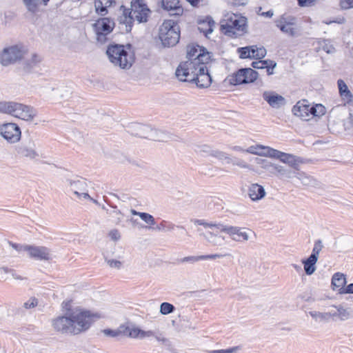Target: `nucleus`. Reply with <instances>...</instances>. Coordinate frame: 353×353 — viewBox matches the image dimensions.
I'll use <instances>...</instances> for the list:
<instances>
[{"instance_id": "obj_1", "label": "nucleus", "mask_w": 353, "mask_h": 353, "mask_svg": "<svg viewBox=\"0 0 353 353\" xmlns=\"http://www.w3.org/2000/svg\"><path fill=\"white\" fill-rule=\"evenodd\" d=\"M186 59L176 68V77L182 81L194 82L200 88H208L212 81L208 67L210 53L203 47L190 44L187 46Z\"/></svg>"}, {"instance_id": "obj_2", "label": "nucleus", "mask_w": 353, "mask_h": 353, "mask_svg": "<svg viewBox=\"0 0 353 353\" xmlns=\"http://www.w3.org/2000/svg\"><path fill=\"white\" fill-rule=\"evenodd\" d=\"M106 54L110 61L115 66L123 70L130 69L133 65L135 56L130 44L126 46L113 44L110 45Z\"/></svg>"}, {"instance_id": "obj_3", "label": "nucleus", "mask_w": 353, "mask_h": 353, "mask_svg": "<svg viewBox=\"0 0 353 353\" xmlns=\"http://www.w3.org/2000/svg\"><path fill=\"white\" fill-rule=\"evenodd\" d=\"M246 151L248 153L279 159L292 169L297 170L302 163L299 157L262 145H252Z\"/></svg>"}, {"instance_id": "obj_4", "label": "nucleus", "mask_w": 353, "mask_h": 353, "mask_svg": "<svg viewBox=\"0 0 353 353\" xmlns=\"http://www.w3.org/2000/svg\"><path fill=\"white\" fill-rule=\"evenodd\" d=\"M221 30L230 37H241L247 32V19L234 13L227 14L221 21Z\"/></svg>"}, {"instance_id": "obj_5", "label": "nucleus", "mask_w": 353, "mask_h": 353, "mask_svg": "<svg viewBox=\"0 0 353 353\" xmlns=\"http://www.w3.org/2000/svg\"><path fill=\"white\" fill-rule=\"evenodd\" d=\"M70 313L74 328V335H77L87 331L95 321L101 317L99 313L92 312L79 307L73 310L70 309Z\"/></svg>"}, {"instance_id": "obj_6", "label": "nucleus", "mask_w": 353, "mask_h": 353, "mask_svg": "<svg viewBox=\"0 0 353 353\" xmlns=\"http://www.w3.org/2000/svg\"><path fill=\"white\" fill-rule=\"evenodd\" d=\"M159 37L165 47L174 46L180 39V28L176 21L165 20L159 30Z\"/></svg>"}, {"instance_id": "obj_7", "label": "nucleus", "mask_w": 353, "mask_h": 353, "mask_svg": "<svg viewBox=\"0 0 353 353\" xmlns=\"http://www.w3.org/2000/svg\"><path fill=\"white\" fill-rule=\"evenodd\" d=\"M123 9V14L130 20L137 21L138 23L146 22L150 10L143 0H133L131 2V10L129 11L123 6H121V10Z\"/></svg>"}, {"instance_id": "obj_8", "label": "nucleus", "mask_w": 353, "mask_h": 353, "mask_svg": "<svg viewBox=\"0 0 353 353\" xmlns=\"http://www.w3.org/2000/svg\"><path fill=\"white\" fill-rule=\"evenodd\" d=\"M69 305V303H65L63 308L67 310V312L65 315L58 316L52 319L51 321V325L56 332L61 334L74 335V328Z\"/></svg>"}, {"instance_id": "obj_9", "label": "nucleus", "mask_w": 353, "mask_h": 353, "mask_svg": "<svg viewBox=\"0 0 353 353\" xmlns=\"http://www.w3.org/2000/svg\"><path fill=\"white\" fill-rule=\"evenodd\" d=\"M258 77V72L252 68H241L227 77L231 85H241L254 82Z\"/></svg>"}, {"instance_id": "obj_10", "label": "nucleus", "mask_w": 353, "mask_h": 353, "mask_svg": "<svg viewBox=\"0 0 353 353\" xmlns=\"http://www.w3.org/2000/svg\"><path fill=\"white\" fill-rule=\"evenodd\" d=\"M114 27V22L110 18L104 17L98 19L92 24V28L97 35V40L103 43L106 41V36L109 34Z\"/></svg>"}, {"instance_id": "obj_11", "label": "nucleus", "mask_w": 353, "mask_h": 353, "mask_svg": "<svg viewBox=\"0 0 353 353\" xmlns=\"http://www.w3.org/2000/svg\"><path fill=\"white\" fill-rule=\"evenodd\" d=\"M37 114L32 106L13 101L10 115L26 121H32Z\"/></svg>"}, {"instance_id": "obj_12", "label": "nucleus", "mask_w": 353, "mask_h": 353, "mask_svg": "<svg viewBox=\"0 0 353 353\" xmlns=\"http://www.w3.org/2000/svg\"><path fill=\"white\" fill-rule=\"evenodd\" d=\"M219 226L220 232L228 234L231 239L234 241L238 243H244L249 240V232H251V230L248 228L224 224H222V225Z\"/></svg>"}, {"instance_id": "obj_13", "label": "nucleus", "mask_w": 353, "mask_h": 353, "mask_svg": "<svg viewBox=\"0 0 353 353\" xmlns=\"http://www.w3.org/2000/svg\"><path fill=\"white\" fill-rule=\"evenodd\" d=\"M23 55L24 51L21 48L17 46H10L5 48L1 52L0 62L3 65L7 66L20 60Z\"/></svg>"}, {"instance_id": "obj_14", "label": "nucleus", "mask_w": 353, "mask_h": 353, "mask_svg": "<svg viewBox=\"0 0 353 353\" xmlns=\"http://www.w3.org/2000/svg\"><path fill=\"white\" fill-rule=\"evenodd\" d=\"M1 135L9 143L18 142L21 137L19 126L14 123H7L0 126Z\"/></svg>"}, {"instance_id": "obj_15", "label": "nucleus", "mask_w": 353, "mask_h": 353, "mask_svg": "<svg viewBox=\"0 0 353 353\" xmlns=\"http://www.w3.org/2000/svg\"><path fill=\"white\" fill-rule=\"evenodd\" d=\"M26 13L31 17H39L47 7L50 0H21Z\"/></svg>"}, {"instance_id": "obj_16", "label": "nucleus", "mask_w": 353, "mask_h": 353, "mask_svg": "<svg viewBox=\"0 0 353 353\" xmlns=\"http://www.w3.org/2000/svg\"><path fill=\"white\" fill-rule=\"evenodd\" d=\"M292 112L301 119L308 121L316 113V108H312L307 101H299L292 108Z\"/></svg>"}, {"instance_id": "obj_17", "label": "nucleus", "mask_w": 353, "mask_h": 353, "mask_svg": "<svg viewBox=\"0 0 353 353\" xmlns=\"http://www.w3.org/2000/svg\"><path fill=\"white\" fill-rule=\"evenodd\" d=\"M23 249L28 252L30 257L38 260L48 261L52 258L50 250L44 246L26 245Z\"/></svg>"}, {"instance_id": "obj_18", "label": "nucleus", "mask_w": 353, "mask_h": 353, "mask_svg": "<svg viewBox=\"0 0 353 353\" xmlns=\"http://www.w3.org/2000/svg\"><path fill=\"white\" fill-rule=\"evenodd\" d=\"M17 152L19 155L34 159L39 157L38 152L35 150V144L33 141H29L28 143H22L17 148Z\"/></svg>"}, {"instance_id": "obj_19", "label": "nucleus", "mask_w": 353, "mask_h": 353, "mask_svg": "<svg viewBox=\"0 0 353 353\" xmlns=\"http://www.w3.org/2000/svg\"><path fill=\"white\" fill-rule=\"evenodd\" d=\"M161 6L170 16L179 17L183 13V8L179 0H161Z\"/></svg>"}, {"instance_id": "obj_20", "label": "nucleus", "mask_w": 353, "mask_h": 353, "mask_svg": "<svg viewBox=\"0 0 353 353\" xmlns=\"http://www.w3.org/2000/svg\"><path fill=\"white\" fill-rule=\"evenodd\" d=\"M263 98L273 108H279L286 103L283 97L272 91H265Z\"/></svg>"}, {"instance_id": "obj_21", "label": "nucleus", "mask_w": 353, "mask_h": 353, "mask_svg": "<svg viewBox=\"0 0 353 353\" xmlns=\"http://www.w3.org/2000/svg\"><path fill=\"white\" fill-rule=\"evenodd\" d=\"M336 311H332V318L338 319L341 321H345L353 319V310L349 307H345L342 304L333 305Z\"/></svg>"}, {"instance_id": "obj_22", "label": "nucleus", "mask_w": 353, "mask_h": 353, "mask_svg": "<svg viewBox=\"0 0 353 353\" xmlns=\"http://www.w3.org/2000/svg\"><path fill=\"white\" fill-rule=\"evenodd\" d=\"M67 185L69 186L70 190L72 192L77 198H80V193L86 191L87 185L83 179L70 180L66 181Z\"/></svg>"}, {"instance_id": "obj_23", "label": "nucleus", "mask_w": 353, "mask_h": 353, "mask_svg": "<svg viewBox=\"0 0 353 353\" xmlns=\"http://www.w3.org/2000/svg\"><path fill=\"white\" fill-rule=\"evenodd\" d=\"M266 194L264 188L258 183H252L248 188V195L252 201H259Z\"/></svg>"}, {"instance_id": "obj_24", "label": "nucleus", "mask_w": 353, "mask_h": 353, "mask_svg": "<svg viewBox=\"0 0 353 353\" xmlns=\"http://www.w3.org/2000/svg\"><path fill=\"white\" fill-rule=\"evenodd\" d=\"M214 22L211 17H206L199 22L198 30L204 34L205 37L211 34L213 31Z\"/></svg>"}, {"instance_id": "obj_25", "label": "nucleus", "mask_w": 353, "mask_h": 353, "mask_svg": "<svg viewBox=\"0 0 353 353\" xmlns=\"http://www.w3.org/2000/svg\"><path fill=\"white\" fill-rule=\"evenodd\" d=\"M346 284V279L344 274L341 272L335 273L332 278V288L333 290L339 289V292L341 294V288H345Z\"/></svg>"}, {"instance_id": "obj_26", "label": "nucleus", "mask_w": 353, "mask_h": 353, "mask_svg": "<svg viewBox=\"0 0 353 353\" xmlns=\"http://www.w3.org/2000/svg\"><path fill=\"white\" fill-rule=\"evenodd\" d=\"M278 173L277 176L281 179H292L294 177L296 172H297V170L292 169V168L281 165L279 168H277Z\"/></svg>"}, {"instance_id": "obj_27", "label": "nucleus", "mask_w": 353, "mask_h": 353, "mask_svg": "<svg viewBox=\"0 0 353 353\" xmlns=\"http://www.w3.org/2000/svg\"><path fill=\"white\" fill-rule=\"evenodd\" d=\"M318 259L314 256H309L307 259L302 260L304 270L307 275H312L316 271V263Z\"/></svg>"}, {"instance_id": "obj_28", "label": "nucleus", "mask_w": 353, "mask_h": 353, "mask_svg": "<svg viewBox=\"0 0 353 353\" xmlns=\"http://www.w3.org/2000/svg\"><path fill=\"white\" fill-rule=\"evenodd\" d=\"M113 0H95L94 7L96 12L103 16L107 14V8L110 7Z\"/></svg>"}, {"instance_id": "obj_29", "label": "nucleus", "mask_w": 353, "mask_h": 353, "mask_svg": "<svg viewBox=\"0 0 353 353\" xmlns=\"http://www.w3.org/2000/svg\"><path fill=\"white\" fill-rule=\"evenodd\" d=\"M42 59L37 54H33L30 59H27L23 63V69L30 72L37 67L41 61Z\"/></svg>"}, {"instance_id": "obj_30", "label": "nucleus", "mask_w": 353, "mask_h": 353, "mask_svg": "<svg viewBox=\"0 0 353 353\" xmlns=\"http://www.w3.org/2000/svg\"><path fill=\"white\" fill-rule=\"evenodd\" d=\"M205 239L212 245H221L225 241V236L219 235L214 232H208L204 234Z\"/></svg>"}, {"instance_id": "obj_31", "label": "nucleus", "mask_w": 353, "mask_h": 353, "mask_svg": "<svg viewBox=\"0 0 353 353\" xmlns=\"http://www.w3.org/2000/svg\"><path fill=\"white\" fill-rule=\"evenodd\" d=\"M294 177H296L304 185L313 186L316 184L314 179L305 172L300 171L299 168L297 169V172H296Z\"/></svg>"}, {"instance_id": "obj_32", "label": "nucleus", "mask_w": 353, "mask_h": 353, "mask_svg": "<svg viewBox=\"0 0 353 353\" xmlns=\"http://www.w3.org/2000/svg\"><path fill=\"white\" fill-rule=\"evenodd\" d=\"M340 95L347 101H350L352 98V94L349 90L346 83L342 79H339L337 81Z\"/></svg>"}, {"instance_id": "obj_33", "label": "nucleus", "mask_w": 353, "mask_h": 353, "mask_svg": "<svg viewBox=\"0 0 353 353\" xmlns=\"http://www.w3.org/2000/svg\"><path fill=\"white\" fill-rule=\"evenodd\" d=\"M175 228L185 230V228L182 225H176L172 223H168L166 221H162L157 227L156 230L159 231H172Z\"/></svg>"}, {"instance_id": "obj_34", "label": "nucleus", "mask_w": 353, "mask_h": 353, "mask_svg": "<svg viewBox=\"0 0 353 353\" xmlns=\"http://www.w3.org/2000/svg\"><path fill=\"white\" fill-rule=\"evenodd\" d=\"M140 329L135 327L125 326L123 325V335L130 338H139Z\"/></svg>"}, {"instance_id": "obj_35", "label": "nucleus", "mask_w": 353, "mask_h": 353, "mask_svg": "<svg viewBox=\"0 0 353 353\" xmlns=\"http://www.w3.org/2000/svg\"><path fill=\"white\" fill-rule=\"evenodd\" d=\"M309 314L315 320L318 321L325 320L327 321L330 318H332V311L329 312H320L317 311H310Z\"/></svg>"}, {"instance_id": "obj_36", "label": "nucleus", "mask_w": 353, "mask_h": 353, "mask_svg": "<svg viewBox=\"0 0 353 353\" xmlns=\"http://www.w3.org/2000/svg\"><path fill=\"white\" fill-rule=\"evenodd\" d=\"M210 155L219 159V160H225L227 163H232V159L229 157V155L222 151L220 150H212L210 152Z\"/></svg>"}, {"instance_id": "obj_37", "label": "nucleus", "mask_w": 353, "mask_h": 353, "mask_svg": "<svg viewBox=\"0 0 353 353\" xmlns=\"http://www.w3.org/2000/svg\"><path fill=\"white\" fill-rule=\"evenodd\" d=\"M276 26L279 28V29L284 33L291 36L295 37L296 36V30L293 27V25H288V24H276Z\"/></svg>"}, {"instance_id": "obj_38", "label": "nucleus", "mask_w": 353, "mask_h": 353, "mask_svg": "<svg viewBox=\"0 0 353 353\" xmlns=\"http://www.w3.org/2000/svg\"><path fill=\"white\" fill-rule=\"evenodd\" d=\"M195 224L203 225L205 228H216L217 230L220 231V226L222 225L223 223H216V222H206L204 220L201 219H196L194 221Z\"/></svg>"}, {"instance_id": "obj_39", "label": "nucleus", "mask_w": 353, "mask_h": 353, "mask_svg": "<svg viewBox=\"0 0 353 353\" xmlns=\"http://www.w3.org/2000/svg\"><path fill=\"white\" fill-rule=\"evenodd\" d=\"M13 101H0V113L1 114H11Z\"/></svg>"}, {"instance_id": "obj_40", "label": "nucleus", "mask_w": 353, "mask_h": 353, "mask_svg": "<svg viewBox=\"0 0 353 353\" xmlns=\"http://www.w3.org/2000/svg\"><path fill=\"white\" fill-rule=\"evenodd\" d=\"M123 325H121L117 330L105 329L103 330V334L107 336L117 337L123 335Z\"/></svg>"}, {"instance_id": "obj_41", "label": "nucleus", "mask_w": 353, "mask_h": 353, "mask_svg": "<svg viewBox=\"0 0 353 353\" xmlns=\"http://www.w3.org/2000/svg\"><path fill=\"white\" fill-rule=\"evenodd\" d=\"M175 310V307L167 302H163L160 305V312L163 315H167L172 313Z\"/></svg>"}, {"instance_id": "obj_42", "label": "nucleus", "mask_w": 353, "mask_h": 353, "mask_svg": "<svg viewBox=\"0 0 353 353\" xmlns=\"http://www.w3.org/2000/svg\"><path fill=\"white\" fill-rule=\"evenodd\" d=\"M280 165L279 164H274L269 162H265L263 168L265 169L267 171L270 172L271 174L276 175L277 176L278 173V169L277 168H279Z\"/></svg>"}, {"instance_id": "obj_43", "label": "nucleus", "mask_w": 353, "mask_h": 353, "mask_svg": "<svg viewBox=\"0 0 353 353\" xmlns=\"http://www.w3.org/2000/svg\"><path fill=\"white\" fill-rule=\"evenodd\" d=\"M136 129L139 130L136 135L143 138H150L151 136L145 133L146 131L150 130L148 126L144 125H137Z\"/></svg>"}, {"instance_id": "obj_44", "label": "nucleus", "mask_w": 353, "mask_h": 353, "mask_svg": "<svg viewBox=\"0 0 353 353\" xmlns=\"http://www.w3.org/2000/svg\"><path fill=\"white\" fill-rule=\"evenodd\" d=\"M323 245L321 240H318L315 242L314 248L312 251V254L310 255V256H314L316 259H319V254L322 250Z\"/></svg>"}, {"instance_id": "obj_45", "label": "nucleus", "mask_w": 353, "mask_h": 353, "mask_svg": "<svg viewBox=\"0 0 353 353\" xmlns=\"http://www.w3.org/2000/svg\"><path fill=\"white\" fill-rule=\"evenodd\" d=\"M140 218L145 223H148V224H149L150 225H154L156 223L155 219L153 217V216L150 214H148V213L142 212V214H140Z\"/></svg>"}, {"instance_id": "obj_46", "label": "nucleus", "mask_w": 353, "mask_h": 353, "mask_svg": "<svg viewBox=\"0 0 353 353\" xmlns=\"http://www.w3.org/2000/svg\"><path fill=\"white\" fill-rule=\"evenodd\" d=\"M295 19L291 17H285L283 15L281 19L277 21L276 24H288V25H294Z\"/></svg>"}, {"instance_id": "obj_47", "label": "nucleus", "mask_w": 353, "mask_h": 353, "mask_svg": "<svg viewBox=\"0 0 353 353\" xmlns=\"http://www.w3.org/2000/svg\"><path fill=\"white\" fill-rule=\"evenodd\" d=\"M241 59L250 58V48L249 46L239 48L237 50Z\"/></svg>"}, {"instance_id": "obj_48", "label": "nucleus", "mask_w": 353, "mask_h": 353, "mask_svg": "<svg viewBox=\"0 0 353 353\" xmlns=\"http://www.w3.org/2000/svg\"><path fill=\"white\" fill-rule=\"evenodd\" d=\"M201 260V259L200 258V256H185V257L179 260V262L194 263L197 262Z\"/></svg>"}, {"instance_id": "obj_49", "label": "nucleus", "mask_w": 353, "mask_h": 353, "mask_svg": "<svg viewBox=\"0 0 353 353\" xmlns=\"http://www.w3.org/2000/svg\"><path fill=\"white\" fill-rule=\"evenodd\" d=\"M267 63H269L268 60L254 61L252 66L256 69H265L267 67Z\"/></svg>"}, {"instance_id": "obj_50", "label": "nucleus", "mask_w": 353, "mask_h": 353, "mask_svg": "<svg viewBox=\"0 0 353 353\" xmlns=\"http://www.w3.org/2000/svg\"><path fill=\"white\" fill-rule=\"evenodd\" d=\"M107 213L110 214H113L114 216H115L117 219V223H119L121 221L122 214H121V211L117 208L116 206L113 207V210L110 212H108V210H107Z\"/></svg>"}, {"instance_id": "obj_51", "label": "nucleus", "mask_w": 353, "mask_h": 353, "mask_svg": "<svg viewBox=\"0 0 353 353\" xmlns=\"http://www.w3.org/2000/svg\"><path fill=\"white\" fill-rule=\"evenodd\" d=\"M266 54V50L263 47L257 48L256 49L255 55H253L254 59H262Z\"/></svg>"}, {"instance_id": "obj_52", "label": "nucleus", "mask_w": 353, "mask_h": 353, "mask_svg": "<svg viewBox=\"0 0 353 353\" xmlns=\"http://www.w3.org/2000/svg\"><path fill=\"white\" fill-rule=\"evenodd\" d=\"M238 347H233L226 350H210L208 353H235L238 350Z\"/></svg>"}, {"instance_id": "obj_53", "label": "nucleus", "mask_w": 353, "mask_h": 353, "mask_svg": "<svg viewBox=\"0 0 353 353\" xmlns=\"http://www.w3.org/2000/svg\"><path fill=\"white\" fill-rule=\"evenodd\" d=\"M110 239L114 241H117L121 238L120 232L117 229L111 230L108 234Z\"/></svg>"}, {"instance_id": "obj_54", "label": "nucleus", "mask_w": 353, "mask_h": 353, "mask_svg": "<svg viewBox=\"0 0 353 353\" xmlns=\"http://www.w3.org/2000/svg\"><path fill=\"white\" fill-rule=\"evenodd\" d=\"M227 255L228 254H221L200 255V258L201 259V260L216 259L222 258V257L225 256Z\"/></svg>"}, {"instance_id": "obj_55", "label": "nucleus", "mask_w": 353, "mask_h": 353, "mask_svg": "<svg viewBox=\"0 0 353 353\" xmlns=\"http://www.w3.org/2000/svg\"><path fill=\"white\" fill-rule=\"evenodd\" d=\"M38 301L35 298H31L27 302L24 303L23 306L26 309H30L36 307Z\"/></svg>"}, {"instance_id": "obj_56", "label": "nucleus", "mask_w": 353, "mask_h": 353, "mask_svg": "<svg viewBox=\"0 0 353 353\" xmlns=\"http://www.w3.org/2000/svg\"><path fill=\"white\" fill-rule=\"evenodd\" d=\"M340 6L342 9L347 10L353 8V0H341Z\"/></svg>"}, {"instance_id": "obj_57", "label": "nucleus", "mask_w": 353, "mask_h": 353, "mask_svg": "<svg viewBox=\"0 0 353 353\" xmlns=\"http://www.w3.org/2000/svg\"><path fill=\"white\" fill-rule=\"evenodd\" d=\"M269 63H267V67L265 68L266 69V72L268 75H271L274 73V69L276 65V63L271 60H268Z\"/></svg>"}, {"instance_id": "obj_58", "label": "nucleus", "mask_w": 353, "mask_h": 353, "mask_svg": "<svg viewBox=\"0 0 353 353\" xmlns=\"http://www.w3.org/2000/svg\"><path fill=\"white\" fill-rule=\"evenodd\" d=\"M107 263L111 268L117 269H120L122 265L120 261L114 259L107 260Z\"/></svg>"}, {"instance_id": "obj_59", "label": "nucleus", "mask_w": 353, "mask_h": 353, "mask_svg": "<svg viewBox=\"0 0 353 353\" xmlns=\"http://www.w3.org/2000/svg\"><path fill=\"white\" fill-rule=\"evenodd\" d=\"M312 108H316V113L313 114V117H319L320 115H323L325 112V108L321 104H316L314 105H311Z\"/></svg>"}, {"instance_id": "obj_60", "label": "nucleus", "mask_w": 353, "mask_h": 353, "mask_svg": "<svg viewBox=\"0 0 353 353\" xmlns=\"http://www.w3.org/2000/svg\"><path fill=\"white\" fill-rule=\"evenodd\" d=\"M322 48L327 54H331L335 52V48L333 47V46L330 43H327L325 41H324V44L322 46Z\"/></svg>"}, {"instance_id": "obj_61", "label": "nucleus", "mask_w": 353, "mask_h": 353, "mask_svg": "<svg viewBox=\"0 0 353 353\" xmlns=\"http://www.w3.org/2000/svg\"><path fill=\"white\" fill-rule=\"evenodd\" d=\"M341 294H353V283H350L345 288H341Z\"/></svg>"}, {"instance_id": "obj_62", "label": "nucleus", "mask_w": 353, "mask_h": 353, "mask_svg": "<svg viewBox=\"0 0 353 353\" xmlns=\"http://www.w3.org/2000/svg\"><path fill=\"white\" fill-rule=\"evenodd\" d=\"M10 269L6 267L0 268V278L2 279H7L8 278L4 275L10 273Z\"/></svg>"}, {"instance_id": "obj_63", "label": "nucleus", "mask_w": 353, "mask_h": 353, "mask_svg": "<svg viewBox=\"0 0 353 353\" xmlns=\"http://www.w3.org/2000/svg\"><path fill=\"white\" fill-rule=\"evenodd\" d=\"M233 165H238L241 168H248V163H246L245 161H233L232 160V163Z\"/></svg>"}, {"instance_id": "obj_64", "label": "nucleus", "mask_w": 353, "mask_h": 353, "mask_svg": "<svg viewBox=\"0 0 353 353\" xmlns=\"http://www.w3.org/2000/svg\"><path fill=\"white\" fill-rule=\"evenodd\" d=\"M315 0H298L300 6H310Z\"/></svg>"}]
</instances>
